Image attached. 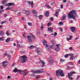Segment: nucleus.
<instances>
[{"mask_svg":"<svg viewBox=\"0 0 80 80\" xmlns=\"http://www.w3.org/2000/svg\"><path fill=\"white\" fill-rule=\"evenodd\" d=\"M70 55V54H66L64 56V57H65V58H66L67 57H68V56H69V55Z\"/></svg>","mask_w":80,"mask_h":80,"instance_id":"32","label":"nucleus"},{"mask_svg":"<svg viewBox=\"0 0 80 80\" xmlns=\"http://www.w3.org/2000/svg\"><path fill=\"white\" fill-rule=\"evenodd\" d=\"M70 29L72 32L74 33H76V28L75 27H72L70 28Z\"/></svg>","mask_w":80,"mask_h":80,"instance_id":"9","label":"nucleus"},{"mask_svg":"<svg viewBox=\"0 0 80 80\" xmlns=\"http://www.w3.org/2000/svg\"><path fill=\"white\" fill-rule=\"evenodd\" d=\"M8 79H10V76H8Z\"/></svg>","mask_w":80,"mask_h":80,"instance_id":"50","label":"nucleus"},{"mask_svg":"<svg viewBox=\"0 0 80 80\" xmlns=\"http://www.w3.org/2000/svg\"><path fill=\"white\" fill-rule=\"evenodd\" d=\"M44 70H43L42 69H40L39 70H37L35 71L34 70H32V72L33 73H43L44 72Z\"/></svg>","mask_w":80,"mask_h":80,"instance_id":"5","label":"nucleus"},{"mask_svg":"<svg viewBox=\"0 0 80 80\" xmlns=\"http://www.w3.org/2000/svg\"><path fill=\"white\" fill-rule=\"evenodd\" d=\"M39 60L40 61V62H41V63H42V67L43 68V67H45V65H44V64H45V62H43V61L41 60V59H39Z\"/></svg>","mask_w":80,"mask_h":80,"instance_id":"12","label":"nucleus"},{"mask_svg":"<svg viewBox=\"0 0 80 80\" xmlns=\"http://www.w3.org/2000/svg\"><path fill=\"white\" fill-rule=\"evenodd\" d=\"M50 80H53V78H52L51 77H49Z\"/></svg>","mask_w":80,"mask_h":80,"instance_id":"55","label":"nucleus"},{"mask_svg":"<svg viewBox=\"0 0 80 80\" xmlns=\"http://www.w3.org/2000/svg\"><path fill=\"white\" fill-rule=\"evenodd\" d=\"M5 23V22L2 21L1 22V24H3V23Z\"/></svg>","mask_w":80,"mask_h":80,"instance_id":"52","label":"nucleus"},{"mask_svg":"<svg viewBox=\"0 0 80 80\" xmlns=\"http://www.w3.org/2000/svg\"><path fill=\"white\" fill-rule=\"evenodd\" d=\"M45 16L46 17H48L49 16V12H47L45 13Z\"/></svg>","mask_w":80,"mask_h":80,"instance_id":"20","label":"nucleus"},{"mask_svg":"<svg viewBox=\"0 0 80 80\" xmlns=\"http://www.w3.org/2000/svg\"><path fill=\"white\" fill-rule=\"evenodd\" d=\"M2 27H3V26H2V25L0 26V29L2 28Z\"/></svg>","mask_w":80,"mask_h":80,"instance_id":"54","label":"nucleus"},{"mask_svg":"<svg viewBox=\"0 0 80 80\" xmlns=\"http://www.w3.org/2000/svg\"><path fill=\"white\" fill-rule=\"evenodd\" d=\"M6 34L7 35V36H10V34L9 33V32L8 31H7Z\"/></svg>","mask_w":80,"mask_h":80,"instance_id":"31","label":"nucleus"},{"mask_svg":"<svg viewBox=\"0 0 80 80\" xmlns=\"http://www.w3.org/2000/svg\"><path fill=\"white\" fill-rule=\"evenodd\" d=\"M0 35L1 36H3L4 35V31H0Z\"/></svg>","mask_w":80,"mask_h":80,"instance_id":"17","label":"nucleus"},{"mask_svg":"<svg viewBox=\"0 0 80 80\" xmlns=\"http://www.w3.org/2000/svg\"><path fill=\"white\" fill-rule=\"evenodd\" d=\"M59 25H62V22H59Z\"/></svg>","mask_w":80,"mask_h":80,"instance_id":"49","label":"nucleus"},{"mask_svg":"<svg viewBox=\"0 0 80 80\" xmlns=\"http://www.w3.org/2000/svg\"><path fill=\"white\" fill-rule=\"evenodd\" d=\"M57 35V33L56 32H54V36H55Z\"/></svg>","mask_w":80,"mask_h":80,"instance_id":"47","label":"nucleus"},{"mask_svg":"<svg viewBox=\"0 0 80 80\" xmlns=\"http://www.w3.org/2000/svg\"><path fill=\"white\" fill-rule=\"evenodd\" d=\"M56 75H57L58 77H59L60 76L64 77V76H65V74L63 73V71L60 69L56 71Z\"/></svg>","mask_w":80,"mask_h":80,"instance_id":"3","label":"nucleus"},{"mask_svg":"<svg viewBox=\"0 0 80 80\" xmlns=\"http://www.w3.org/2000/svg\"><path fill=\"white\" fill-rule=\"evenodd\" d=\"M46 6L47 7H48V8H52V7H50L48 4H46Z\"/></svg>","mask_w":80,"mask_h":80,"instance_id":"28","label":"nucleus"},{"mask_svg":"<svg viewBox=\"0 0 80 80\" xmlns=\"http://www.w3.org/2000/svg\"><path fill=\"white\" fill-rule=\"evenodd\" d=\"M23 36L24 37H25V33H23Z\"/></svg>","mask_w":80,"mask_h":80,"instance_id":"60","label":"nucleus"},{"mask_svg":"<svg viewBox=\"0 0 80 80\" xmlns=\"http://www.w3.org/2000/svg\"><path fill=\"white\" fill-rule=\"evenodd\" d=\"M59 29H60L61 32H63V29L62 28H59Z\"/></svg>","mask_w":80,"mask_h":80,"instance_id":"40","label":"nucleus"},{"mask_svg":"<svg viewBox=\"0 0 80 80\" xmlns=\"http://www.w3.org/2000/svg\"><path fill=\"white\" fill-rule=\"evenodd\" d=\"M65 62V60H63V59H61L60 60V62Z\"/></svg>","mask_w":80,"mask_h":80,"instance_id":"38","label":"nucleus"},{"mask_svg":"<svg viewBox=\"0 0 80 80\" xmlns=\"http://www.w3.org/2000/svg\"><path fill=\"white\" fill-rule=\"evenodd\" d=\"M21 58L22 61L23 62L22 63H25L26 62L27 59V57L25 55L21 57Z\"/></svg>","mask_w":80,"mask_h":80,"instance_id":"6","label":"nucleus"},{"mask_svg":"<svg viewBox=\"0 0 80 80\" xmlns=\"http://www.w3.org/2000/svg\"><path fill=\"white\" fill-rule=\"evenodd\" d=\"M10 38H8L6 40V42H10Z\"/></svg>","mask_w":80,"mask_h":80,"instance_id":"21","label":"nucleus"},{"mask_svg":"<svg viewBox=\"0 0 80 80\" xmlns=\"http://www.w3.org/2000/svg\"><path fill=\"white\" fill-rule=\"evenodd\" d=\"M35 48V46L33 45H31L29 46V49H33Z\"/></svg>","mask_w":80,"mask_h":80,"instance_id":"24","label":"nucleus"},{"mask_svg":"<svg viewBox=\"0 0 80 80\" xmlns=\"http://www.w3.org/2000/svg\"><path fill=\"white\" fill-rule=\"evenodd\" d=\"M69 55L71 56V57L70 58V59H71V60H73V59L74 58V57H73V54H71Z\"/></svg>","mask_w":80,"mask_h":80,"instance_id":"22","label":"nucleus"},{"mask_svg":"<svg viewBox=\"0 0 80 80\" xmlns=\"http://www.w3.org/2000/svg\"><path fill=\"white\" fill-rule=\"evenodd\" d=\"M7 53H5L4 54V56H7Z\"/></svg>","mask_w":80,"mask_h":80,"instance_id":"63","label":"nucleus"},{"mask_svg":"<svg viewBox=\"0 0 80 80\" xmlns=\"http://www.w3.org/2000/svg\"><path fill=\"white\" fill-rule=\"evenodd\" d=\"M61 8H63V5L61 4Z\"/></svg>","mask_w":80,"mask_h":80,"instance_id":"56","label":"nucleus"},{"mask_svg":"<svg viewBox=\"0 0 80 80\" xmlns=\"http://www.w3.org/2000/svg\"><path fill=\"white\" fill-rule=\"evenodd\" d=\"M78 78H79V76H78L77 78H76V80H78Z\"/></svg>","mask_w":80,"mask_h":80,"instance_id":"59","label":"nucleus"},{"mask_svg":"<svg viewBox=\"0 0 80 80\" xmlns=\"http://www.w3.org/2000/svg\"><path fill=\"white\" fill-rule=\"evenodd\" d=\"M16 43H14V44H13L14 46H16Z\"/></svg>","mask_w":80,"mask_h":80,"instance_id":"64","label":"nucleus"},{"mask_svg":"<svg viewBox=\"0 0 80 80\" xmlns=\"http://www.w3.org/2000/svg\"><path fill=\"white\" fill-rule=\"evenodd\" d=\"M28 5H31V8H33V1H32L31 2L30 1H28Z\"/></svg>","mask_w":80,"mask_h":80,"instance_id":"10","label":"nucleus"},{"mask_svg":"<svg viewBox=\"0 0 80 80\" xmlns=\"http://www.w3.org/2000/svg\"><path fill=\"white\" fill-rule=\"evenodd\" d=\"M40 78V76L37 75L36 76V79H38V78Z\"/></svg>","mask_w":80,"mask_h":80,"instance_id":"29","label":"nucleus"},{"mask_svg":"<svg viewBox=\"0 0 80 80\" xmlns=\"http://www.w3.org/2000/svg\"><path fill=\"white\" fill-rule=\"evenodd\" d=\"M3 10H0V15L2 13V12H3Z\"/></svg>","mask_w":80,"mask_h":80,"instance_id":"51","label":"nucleus"},{"mask_svg":"<svg viewBox=\"0 0 80 80\" xmlns=\"http://www.w3.org/2000/svg\"><path fill=\"white\" fill-rule=\"evenodd\" d=\"M30 36H28L27 38L28 40V42H32V40L31 38V36L32 38L34 40L35 39V37L33 35V34L31 33L30 34Z\"/></svg>","mask_w":80,"mask_h":80,"instance_id":"4","label":"nucleus"},{"mask_svg":"<svg viewBox=\"0 0 80 80\" xmlns=\"http://www.w3.org/2000/svg\"><path fill=\"white\" fill-rule=\"evenodd\" d=\"M63 2H64V3H66L67 2V1L65 0H64L63 1Z\"/></svg>","mask_w":80,"mask_h":80,"instance_id":"57","label":"nucleus"},{"mask_svg":"<svg viewBox=\"0 0 80 80\" xmlns=\"http://www.w3.org/2000/svg\"><path fill=\"white\" fill-rule=\"evenodd\" d=\"M6 3H7V1H2V4L4 6V5H5V4H6Z\"/></svg>","mask_w":80,"mask_h":80,"instance_id":"23","label":"nucleus"},{"mask_svg":"<svg viewBox=\"0 0 80 80\" xmlns=\"http://www.w3.org/2000/svg\"><path fill=\"white\" fill-rule=\"evenodd\" d=\"M66 17H67V16L65 14H64L62 17V20H65V18H66Z\"/></svg>","mask_w":80,"mask_h":80,"instance_id":"18","label":"nucleus"},{"mask_svg":"<svg viewBox=\"0 0 80 80\" xmlns=\"http://www.w3.org/2000/svg\"><path fill=\"white\" fill-rule=\"evenodd\" d=\"M6 10H10V8L8 7V8H6Z\"/></svg>","mask_w":80,"mask_h":80,"instance_id":"37","label":"nucleus"},{"mask_svg":"<svg viewBox=\"0 0 80 80\" xmlns=\"http://www.w3.org/2000/svg\"><path fill=\"white\" fill-rule=\"evenodd\" d=\"M56 51H59V50H60V48L57 47V48H56Z\"/></svg>","mask_w":80,"mask_h":80,"instance_id":"36","label":"nucleus"},{"mask_svg":"<svg viewBox=\"0 0 80 80\" xmlns=\"http://www.w3.org/2000/svg\"><path fill=\"white\" fill-rule=\"evenodd\" d=\"M14 5V3L12 2H10L9 3H8V4H6V6H9V7H10V6H12V5Z\"/></svg>","mask_w":80,"mask_h":80,"instance_id":"14","label":"nucleus"},{"mask_svg":"<svg viewBox=\"0 0 80 80\" xmlns=\"http://www.w3.org/2000/svg\"><path fill=\"white\" fill-rule=\"evenodd\" d=\"M3 8H4V7H3V6H1V10H3Z\"/></svg>","mask_w":80,"mask_h":80,"instance_id":"41","label":"nucleus"},{"mask_svg":"<svg viewBox=\"0 0 80 80\" xmlns=\"http://www.w3.org/2000/svg\"><path fill=\"white\" fill-rule=\"evenodd\" d=\"M28 25H29V26H30V27L32 26V23L31 22H28Z\"/></svg>","mask_w":80,"mask_h":80,"instance_id":"26","label":"nucleus"},{"mask_svg":"<svg viewBox=\"0 0 80 80\" xmlns=\"http://www.w3.org/2000/svg\"><path fill=\"white\" fill-rule=\"evenodd\" d=\"M51 21H53V17L51 18Z\"/></svg>","mask_w":80,"mask_h":80,"instance_id":"48","label":"nucleus"},{"mask_svg":"<svg viewBox=\"0 0 80 80\" xmlns=\"http://www.w3.org/2000/svg\"><path fill=\"white\" fill-rule=\"evenodd\" d=\"M14 72H19L20 74H22L23 73V75L25 76L27 75H28V71L27 70H25L24 71H22L21 70H18L17 68H15L13 70Z\"/></svg>","mask_w":80,"mask_h":80,"instance_id":"1","label":"nucleus"},{"mask_svg":"<svg viewBox=\"0 0 80 80\" xmlns=\"http://www.w3.org/2000/svg\"><path fill=\"white\" fill-rule=\"evenodd\" d=\"M56 46H57V47L58 48V47H60V46H61V44H56Z\"/></svg>","mask_w":80,"mask_h":80,"instance_id":"34","label":"nucleus"},{"mask_svg":"<svg viewBox=\"0 0 80 80\" xmlns=\"http://www.w3.org/2000/svg\"><path fill=\"white\" fill-rule=\"evenodd\" d=\"M32 13L35 17L37 18L38 17V15H37V12L34 10L32 11Z\"/></svg>","mask_w":80,"mask_h":80,"instance_id":"8","label":"nucleus"},{"mask_svg":"<svg viewBox=\"0 0 80 80\" xmlns=\"http://www.w3.org/2000/svg\"><path fill=\"white\" fill-rule=\"evenodd\" d=\"M49 62L50 63H53V58H50L49 59Z\"/></svg>","mask_w":80,"mask_h":80,"instance_id":"15","label":"nucleus"},{"mask_svg":"<svg viewBox=\"0 0 80 80\" xmlns=\"http://www.w3.org/2000/svg\"><path fill=\"white\" fill-rule=\"evenodd\" d=\"M56 14H57L58 15V11L56 12Z\"/></svg>","mask_w":80,"mask_h":80,"instance_id":"58","label":"nucleus"},{"mask_svg":"<svg viewBox=\"0 0 80 80\" xmlns=\"http://www.w3.org/2000/svg\"><path fill=\"white\" fill-rule=\"evenodd\" d=\"M43 45H45V47H46V49H47V50H48V45H47V41H43Z\"/></svg>","mask_w":80,"mask_h":80,"instance_id":"11","label":"nucleus"},{"mask_svg":"<svg viewBox=\"0 0 80 80\" xmlns=\"http://www.w3.org/2000/svg\"><path fill=\"white\" fill-rule=\"evenodd\" d=\"M72 36H70L69 38H66L67 40H72Z\"/></svg>","mask_w":80,"mask_h":80,"instance_id":"19","label":"nucleus"},{"mask_svg":"<svg viewBox=\"0 0 80 80\" xmlns=\"http://www.w3.org/2000/svg\"><path fill=\"white\" fill-rule=\"evenodd\" d=\"M51 24V23H50V22H49L47 25L48 27H50Z\"/></svg>","mask_w":80,"mask_h":80,"instance_id":"43","label":"nucleus"},{"mask_svg":"<svg viewBox=\"0 0 80 80\" xmlns=\"http://www.w3.org/2000/svg\"><path fill=\"white\" fill-rule=\"evenodd\" d=\"M43 28H44V26H42L41 27V30H43Z\"/></svg>","mask_w":80,"mask_h":80,"instance_id":"42","label":"nucleus"},{"mask_svg":"<svg viewBox=\"0 0 80 80\" xmlns=\"http://www.w3.org/2000/svg\"><path fill=\"white\" fill-rule=\"evenodd\" d=\"M38 17L39 19H42V18L43 17V16L42 15H40Z\"/></svg>","mask_w":80,"mask_h":80,"instance_id":"30","label":"nucleus"},{"mask_svg":"<svg viewBox=\"0 0 80 80\" xmlns=\"http://www.w3.org/2000/svg\"><path fill=\"white\" fill-rule=\"evenodd\" d=\"M2 38H3V37H2L0 38V41H3V39Z\"/></svg>","mask_w":80,"mask_h":80,"instance_id":"35","label":"nucleus"},{"mask_svg":"<svg viewBox=\"0 0 80 80\" xmlns=\"http://www.w3.org/2000/svg\"><path fill=\"white\" fill-rule=\"evenodd\" d=\"M17 47H20V48L22 47L20 46V45L19 44H18L17 45Z\"/></svg>","mask_w":80,"mask_h":80,"instance_id":"45","label":"nucleus"},{"mask_svg":"<svg viewBox=\"0 0 80 80\" xmlns=\"http://www.w3.org/2000/svg\"><path fill=\"white\" fill-rule=\"evenodd\" d=\"M6 63H7V62L6 61H3L2 63V66L3 67H6L7 66V64H6Z\"/></svg>","mask_w":80,"mask_h":80,"instance_id":"13","label":"nucleus"},{"mask_svg":"<svg viewBox=\"0 0 80 80\" xmlns=\"http://www.w3.org/2000/svg\"><path fill=\"white\" fill-rule=\"evenodd\" d=\"M18 16H20V15H21V13L20 12H18Z\"/></svg>","mask_w":80,"mask_h":80,"instance_id":"44","label":"nucleus"},{"mask_svg":"<svg viewBox=\"0 0 80 80\" xmlns=\"http://www.w3.org/2000/svg\"><path fill=\"white\" fill-rule=\"evenodd\" d=\"M70 50H72V47H70L69 48Z\"/></svg>","mask_w":80,"mask_h":80,"instance_id":"62","label":"nucleus"},{"mask_svg":"<svg viewBox=\"0 0 80 80\" xmlns=\"http://www.w3.org/2000/svg\"><path fill=\"white\" fill-rule=\"evenodd\" d=\"M70 63H71V64H72V62H69L68 64H70Z\"/></svg>","mask_w":80,"mask_h":80,"instance_id":"53","label":"nucleus"},{"mask_svg":"<svg viewBox=\"0 0 80 80\" xmlns=\"http://www.w3.org/2000/svg\"><path fill=\"white\" fill-rule=\"evenodd\" d=\"M37 34H40V30H38L37 32Z\"/></svg>","mask_w":80,"mask_h":80,"instance_id":"33","label":"nucleus"},{"mask_svg":"<svg viewBox=\"0 0 80 80\" xmlns=\"http://www.w3.org/2000/svg\"><path fill=\"white\" fill-rule=\"evenodd\" d=\"M26 14H27V15H28L30 13V12L28 11V10H26Z\"/></svg>","mask_w":80,"mask_h":80,"instance_id":"25","label":"nucleus"},{"mask_svg":"<svg viewBox=\"0 0 80 80\" xmlns=\"http://www.w3.org/2000/svg\"><path fill=\"white\" fill-rule=\"evenodd\" d=\"M4 17H6L7 16V14H4Z\"/></svg>","mask_w":80,"mask_h":80,"instance_id":"46","label":"nucleus"},{"mask_svg":"<svg viewBox=\"0 0 80 80\" xmlns=\"http://www.w3.org/2000/svg\"><path fill=\"white\" fill-rule=\"evenodd\" d=\"M15 63H13L12 64V66H14V65H15Z\"/></svg>","mask_w":80,"mask_h":80,"instance_id":"61","label":"nucleus"},{"mask_svg":"<svg viewBox=\"0 0 80 80\" xmlns=\"http://www.w3.org/2000/svg\"><path fill=\"white\" fill-rule=\"evenodd\" d=\"M76 15L77 13H76V11L74 10H72L69 14L68 18H72L75 20V17H76Z\"/></svg>","mask_w":80,"mask_h":80,"instance_id":"2","label":"nucleus"},{"mask_svg":"<svg viewBox=\"0 0 80 80\" xmlns=\"http://www.w3.org/2000/svg\"><path fill=\"white\" fill-rule=\"evenodd\" d=\"M75 73H76V72H70V73H68V77L70 79V80H72V77H71V76H72V75L73 74H75Z\"/></svg>","mask_w":80,"mask_h":80,"instance_id":"7","label":"nucleus"},{"mask_svg":"<svg viewBox=\"0 0 80 80\" xmlns=\"http://www.w3.org/2000/svg\"><path fill=\"white\" fill-rule=\"evenodd\" d=\"M53 29V28L51 27L50 28H48V30L49 32H50V31H51V32H53V30H52Z\"/></svg>","mask_w":80,"mask_h":80,"instance_id":"16","label":"nucleus"},{"mask_svg":"<svg viewBox=\"0 0 80 80\" xmlns=\"http://www.w3.org/2000/svg\"><path fill=\"white\" fill-rule=\"evenodd\" d=\"M40 49L39 48H38L37 49V53H38L40 52Z\"/></svg>","mask_w":80,"mask_h":80,"instance_id":"27","label":"nucleus"},{"mask_svg":"<svg viewBox=\"0 0 80 80\" xmlns=\"http://www.w3.org/2000/svg\"><path fill=\"white\" fill-rule=\"evenodd\" d=\"M12 18H10L9 19V21L11 23H12Z\"/></svg>","mask_w":80,"mask_h":80,"instance_id":"39","label":"nucleus"}]
</instances>
